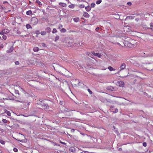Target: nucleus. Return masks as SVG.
<instances>
[{
    "label": "nucleus",
    "mask_w": 153,
    "mask_h": 153,
    "mask_svg": "<svg viewBox=\"0 0 153 153\" xmlns=\"http://www.w3.org/2000/svg\"><path fill=\"white\" fill-rule=\"evenodd\" d=\"M38 19L37 18L35 17H33L31 18L30 20V23L33 25H36L38 23Z\"/></svg>",
    "instance_id": "obj_1"
},
{
    "label": "nucleus",
    "mask_w": 153,
    "mask_h": 153,
    "mask_svg": "<svg viewBox=\"0 0 153 153\" xmlns=\"http://www.w3.org/2000/svg\"><path fill=\"white\" fill-rule=\"evenodd\" d=\"M118 85L120 87H123L124 85V83L123 81L121 80L119 81L118 82Z\"/></svg>",
    "instance_id": "obj_2"
},
{
    "label": "nucleus",
    "mask_w": 153,
    "mask_h": 153,
    "mask_svg": "<svg viewBox=\"0 0 153 153\" xmlns=\"http://www.w3.org/2000/svg\"><path fill=\"white\" fill-rule=\"evenodd\" d=\"M126 67V65L125 63H123L120 66V71H121V70H123Z\"/></svg>",
    "instance_id": "obj_3"
},
{
    "label": "nucleus",
    "mask_w": 153,
    "mask_h": 153,
    "mask_svg": "<svg viewBox=\"0 0 153 153\" xmlns=\"http://www.w3.org/2000/svg\"><path fill=\"white\" fill-rule=\"evenodd\" d=\"M92 54L95 56H97L99 58H101L102 56V55L99 53H95L94 52H92Z\"/></svg>",
    "instance_id": "obj_4"
},
{
    "label": "nucleus",
    "mask_w": 153,
    "mask_h": 153,
    "mask_svg": "<svg viewBox=\"0 0 153 153\" xmlns=\"http://www.w3.org/2000/svg\"><path fill=\"white\" fill-rule=\"evenodd\" d=\"M13 50V46H11L10 48L7 51L8 53H10L12 52Z\"/></svg>",
    "instance_id": "obj_5"
},
{
    "label": "nucleus",
    "mask_w": 153,
    "mask_h": 153,
    "mask_svg": "<svg viewBox=\"0 0 153 153\" xmlns=\"http://www.w3.org/2000/svg\"><path fill=\"white\" fill-rule=\"evenodd\" d=\"M83 16L84 17L88 18L89 17V15L86 12H84L83 13Z\"/></svg>",
    "instance_id": "obj_6"
},
{
    "label": "nucleus",
    "mask_w": 153,
    "mask_h": 153,
    "mask_svg": "<svg viewBox=\"0 0 153 153\" xmlns=\"http://www.w3.org/2000/svg\"><path fill=\"white\" fill-rule=\"evenodd\" d=\"M59 5L64 7H65L67 6V4L63 2H59Z\"/></svg>",
    "instance_id": "obj_7"
},
{
    "label": "nucleus",
    "mask_w": 153,
    "mask_h": 153,
    "mask_svg": "<svg viewBox=\"0 0 153 153\" xmlns=\"http://www.w3.org/2000/svg\"><path fill=\"white\" fill-rule=\"evenodd\" d=\"M70 151L72 152H74L75 151V148L73 147H71L69 149Z\"/></svg>",
    "instance_id": "obj_8"
},
{
    "label": "nucleus",
    "mask_w": 153,
    "mask_h": 153,
    "mask_svg": "<svg viewBox=\"0 0 153 153\" xmlns=\"http://www.w3.org/2000/svg\"><path fill=\"white\" fill-rule=\"evenodd\" d=\"M85 8L86 10L88 12L90 11L91 10V7H89V6H88L85 7Z\"/></svg>",
    "instance_id": "obj_9"
},
{
    "label": "nucleus",
    "mask_w": 153,
    "mask_h": 153,
    "mask_svg": "<svg viewBox=\"0 0 153 153\" xmlns=\"http://www.w3.org/2000/svg\"><path fill=\"white\" fill-rule=\"evenodd\" d=\"M45 30L46 32H47L48 33H49L51 31V28L49 27H48L46 28Z\"/></svg>",
    "instance_id": "obj_10"
},
{
    "label": "nucleus",
    "mask_w": 153,
    "mask_h": 153,
    "mask_svg": "<svg viewBox=\"0 0 153 153\" xmlns=\"http://www.w3.org/2000/svg\"><path fill=\"white\" fill-rule=\"evenodd\" d=\"M39 50V48L37 47H34L33 48V51L35 52H38Z\"/></svg>",
    "instance_id": "obj_11"
},
{
    "label": "nucleus",
    "mask_w": 153,
    "mask_h": 153,
    "mask_svg": "<svg viewBox=\"0 0 153 153\" xmlns=\"http://www.w3.org/2000/svg\"><path fill=\"white\" fill-rule=\"evenodd\" d=\"M108 68L109 70L111 71H115V69H114L113 67L111 66L108 67Z\"/></svg>",
    "instance_id": "obj_12"
},
{
    "label": "nucleus",
    "mask_w": 153,
    "mask_h": 153,
    "mask_svg": "<svg viewBox=\"0 0 153 153\" xmlns=\"http://www.w3.org/2000/svg\"><path fill=\"white\" fill-rule=\"evenodd\" d=\"M32 13V11L31 10L27 11L26 12V14L27 15H29L31 14Z\"/></svg>",
    "instance_id": "obj_13"
},
{
    "label": "nucleus",
    "mask_w": 153,
    "mask_h": 153,
    "mask_svg": "<svg viewBox=\"0 0 153 153\" xmlns=\"http://www.w3.org/2000/svg\"><path fill=\"white\" fill-rule=\"evenodd\" d=\"M36 2L39 5V7H40L42 5V4L38 0H36Z\"/></svg>",
    "instance_id": "obj_14"
},
{
    "label": "nucleus",
    "mask_w": 153,
    "mask_h": 153,
    "mask_svg": "<svg viewBox=\"0 0 153 153\" xmlns=\"http://www.w3.org/2000/svg\"><path fill=\"white\" fill-rule=\"evenodd\" d=\"M3 31L4 34H7L9 32V30L8 29H4Z\"/></svg>",
    "instance_id": "obj_15"
},
{
    "label": "nucleus",
    "mask_w": 153,
    "mask_h": 153,
    "mask_svg": "<svg viewBox=\"0 0 153 153\" xmlns=\"http://www.w3.org/2000/svg\"><path fill=\"white\" fill-rule=\"evenodd\" d=\"M16 101L17 102H21V103H25V105H26V104H27V105H28L29 104V103H28L27 102H25L24 101H22V100H16Z\"/></svg>",
    "instance_id": "obj_16"
},
{
    "label": "nucleus",
    "mask_w": 153,
    "mask_h": 153,
    "mask_svg": "<svg viewBox=\"0 0 153 153\" xmlns=\"http://www.w3.org/2000/svg\"><path fill=\"white\" fill-rule=\"evenodd\" d=\"M26 28L27 29H29L30 28H31V29L32 28V27L29 24H26Z\"/></svg>",
    "instance_id": "obj_17"
},
{
    "label": "nucleus",
    "mask_w": 153,
    "mask_h": 153,
    "mask_svg": "<svg viewBox=\"0 0 153 153\" xmlns=\"http://www.w3.org/2000/svg\"><path fill=\"white\" fill-rule=\"evenodd\" d=\"M75 6L73 4H71L69 5L68 6L69 8H74V7Z\"/></svg>",
    "instance_id": "obj_18"
},
{
    "label": "nucleus",
    "mask_w": 153,
    "mask_h": 153,
    "mask_svg": "<svg viewBox=\"0 0 153 153\" xmlns=\"http://www.w3.org/2000/svg\"><path fill=\"white\" fill-rule=\"evenodd\" d=\"M5 112L7 114V115L9 116H10L11 114L10 112L8 111L7 110H6L5 111Z\"/></svg>",
    "instance_id": "obj_19"
},
{
    "label": "nucleus",
    "mask_w": 153,
    "mask_h": 153,
    "mask_svg": "<svg viewBox=\"0 0 153 153\" xmlns=\"http://www.w3.org/2000/svg\"><path fill=\"white\" fill-rule=\"evenodd\" d=\"M74 21L75 22H79V18H74Z\"/></svg>",
    "instance_id": "obj_20"
},
{
    "label": "nucleus",
    "mask_w": 153,
    "mask_h": 153,
    "mask_svg": "<svg viewBox=\"0 0 153 153\" xmlns=\"http://www.w3.org/2000/svg\"><path fill=\"white\" fill-rule=\"evenodd\" d=\"M134 18V17L132 16H129L126 17V19H132Z\"/></svg>",
    "instance_id": "obj_21"
},
{
    "label": "nucleus",
    "mask_w": 153,
    "mask_h": 153,
    "mask_svg": "<svg viewBox=\"0 0 153 153\" xmlns=\"http://www.w3.org/2000/svg\"><path fill=\"white\" fill-rule=\"evenodd\" d=\"M66 30L64 28H63L60 30V31L62 33H65L66 32Z\"/></svg>",
    "instance_id": "obj_22"
},
{
    "label": "nucleus",
    "mask_w": 153,
    "mask_h": 153,
    "mask_svg": "<svg viewBox=\"0 0 153 153\" xmlns=\"http://www.w3.org/2000/svg\"><path fill=\"white\" fill-rule=\"evenodd\" d=\"M42 35H45L46 34V31H43L41 32L40 33Z\"/></svg>",
    "instance_id": "obj_23"
},
{
    "label": "nucleus",
    "mask_w": 153,
    "mask_h": 153,
    "mask_svg": "<svg viewBox=\"0 0 153 153\" xmlns=\"http://www.w3.org/2000/svg\"><path fill=\"white\" fill-rule=\"evenodd\" d=\"M108 89L109 90L113 91L114 90V88L112 87L111 86L110 87H108Z\"/></svg>",
    "instance_id": "obj_24"
},
{
    "label": "nucleus",
    "mask_w": 153,
    "mask_h": 153,
    "mask_svg": "<svg viewBox=\"0 0 153 153\" xmlns=\"http://www.w3.org/2000/svg\"><path fill=\"white\" fill-rule=\"evenodd\" d=\"M102 2L101 0H99L96 1V3L97 4H99L101 3Z\"/></svg>",
    "instance_id": "obj_25"
},
{
    "label": "nucleus",
    "mask_w": 153,
    "mask_h": 153,
    "mask_svg": "<svg viewBox=\"0 0 153 153\" xmlns=\"http://www.w3.org/2000/svg\"><path fill=\"white\" fill-rule=\"evenodd\" d=\"M95 4L94 3H92L91 4V7H95Z\"/></svg>",
    "instance_id": "obj_26"
},
{
    "label": "nucleus",
    "mask_w": 153,
    "mask_h": 153,
    "mask_svg": "<svg viewBox=\"0 0 153 153\" xmlns=\"http://www.w3.org/2000/svg\"><path fill=\"white\" fill-rule=\"evenodd\" d=\"M0 143L3 145L5 144V142L2 140H0Z\"/></svg>",
    "instance_id": "obj_27"
},
{
    "label": "nucleus",
    "mask_w": 153,
    "mask_h": 153,
    "mask_svg": "<svg viewBox=\"0 0 153 153\" xmlns=\"http://www.w3.org/2000/svg\"><path fill=\"white\" fill-rule=\"evenodd\" d=\"M57 32L56 29V28H53L52 31L53 33H55Z\"/></svg>",
    "instance_id": "obj_28"
},
{
    "label": "nucleus",
    "mask_w": 153,
    "mask_h": 153,
    "mask_svg": "<svg viewBox=\"0 0 153 153\" xmlns=\"http://www.w3.org/2000/svg\"><path fill=\"white\" fill-rule=\"evenodd\" d=\"M118 111V109L117 108H115L114 111H113V112L114 113H116Z\"/></svg>",
    "instance_id": "obj_29"
},
{
    "label": "nucleus",
    "mask_w": 153,
    "mask_h": 153,
    "mask_svg": "<svg viewBox=\"0 0 153 153\" xmlns=\"http://www.w3.org/2000/svg\"><path fill=\"white\" fill-rule=\"evenodd\" d=\"M59 39V36H56L55 37V41L56 42L57 40H58Z\"/></svg>",
    "instance_id": "obj_30"
},
{
    "label": "nucleus",
    "mask_w": 153,
    "mask_h": 153,
    "mask_svg": "<svg viewBox=\"0 0 153 153\" xmlns=\"http://www.w3.org/2000/svg\"><path fill=\"white\" fill-rule=\"evenodd\" d=\"M85 7V6L84 4H80L79 5V7L80 8H83Z\"/></svg>",
    "instance_id": "obj_31"
},
{
    "label": "nucleus",
    "mask_w": 153,
    "mask_h": 153,
    "mask_svg": "<svg viewBox=\"0 0 153 153\" xmlns=\"http://www.w3.org/2000/svg\"><path fill=\"white\" fill-rule=\"evenodd\" d=\"M2 121L3 123H7V121L5 119H3L2 120Z\"/></svg>",
    "instance_id": "obj_32"
},
{
    "label": "nucleus",
    "mask_w": 153,
    "mask_h": 153,
    "mask_svg": "<svg viewBox=\"0 0 153 153\" xmlns=\"http://www.w3.org/2000/svg\"><path fill=\"white\" fill-rule=\"evenodd\" d=\"M44 106L45 107V108L47 109V108H48V105L47 104H44Z\"/></svg>",
    "instance_id": "obj_33"
},
{
    "label": "nucleus",
    "mask_w": 153,
    "mask_h": 153,
    "mask_svg": "<svg viewBox=\"0 0 153 153\" xmlns=\"http://www.w3.org/2000/svg\"><path fill=\"white\" fill-rule=\"evenodd\" d=\"M36 34L37 35H39L40 34V32L39 30H37L35 31V32Z\"/></svg>",
    "instance_id": "obj_34"
},
{
    "label": "nucleus",
    "mask_w": 153,
    "mask_h": 153,
    "mask_svg": "<svg viewBox=\"0 0 153 153\" xmlns=\"http://www.w3.org/2000/svg\"><path fill=\"white\" fill-rule=\"evenodd\" d=\"M19 90L21 91H25L22 88H21V87H20V86H19Z\"/></svg>",
    "instance_id": "obj_35"
},
{
    "label": "nucleus",
    "mask_w": 153,
    "mask_h": 153,
    "mask_svg": "<svg viewBox=\"0 0 153 153\" xmlns=\"http://www.w3.org/2000/svg\"><path fill=\"white\" fill-rule=\"evenodd\" d=\"M2 38L4 39L5 40L7 39V36L6 35H3Z\"/></svg>",
    "instance_id": "obj_36"
},
{
    "label": "nucleus",
    "mask_w": 153,
    "mask_h": 153,
    "mask_svg": "<svg viewBox=\"0 0 153 153\" xmlns=\"http://www.w3.org/2000/svg\"><path fill=\"white\" fill-rule=\"evenodd\" d=\"M134 64L135 65L137 66H139L140 65V64L137 62H135Z\"/></svg>",
    "instance_id": "obj_37"
},
{
    "label": "nucleus",
    "mask_w": 153,
    "mask_h": 153,
    "mask_svg": "<svg viewBox=\"0 0 153 153\" xmlns=\"http://www.w3.org/2000/svg\"><path fill=\"white\" fill-rule=\"evenodd\" d=\"M13 150L15 152H17L18 151V149L16 148H14L13 149Z\"/></svg>",
    "instance_id": "obj_38"
},
{
    "label": "nucleus",
    "mask_w": 153,
    "mask_h": 153,
    "mask_svg": "<svg viewBox=\"0 0 153 153\" xmlns=\"http://www.w3.org/2000/svg\"><path fill=\"white\" fill-rule=\"evenodd\" d=\"M88 92H89V94H92V91H91L89 89H88Z\"/></svg>",
    "instance_id": "obj_39"
},
{
    "label": "nucleus",
    "mask_w": 153,
    "mask_h": 153,
    "mask_svg": "<svg viewBox=\"0 0 153 153\" xmlns=\"http://www.w3.org/2000/svg\"><path fill=\"white\" fill-rule=\"evenodd\" d=\"M150 28L151 29L153 30V25L152 23H151L150 24Z\"/></svg>",
    "instance_id": "obj_40"
},
{
    "label": "nucleus",
    "mask_w": 153,
    "mask_h": 153,
    "mask_svg": "<svg viewBox=\"0 0 153 153\" xmlns=\"http://www.w3.org/2000/svg\"><path fill=\"white\" fill-rule=\"evenodd\" d=\"M143 146L144 147H146L147 146V144L146 142H143Z\"/></svg>",
    "instance_id": "obj_41"
},
{
    "label": "nucleus",
    "mask_w": 153,
    "mask_h": 153,
    "mask_svg": "<svg viewBox=\"0 0 153 153\" xmlns=\"http://www.w3.org/2000/svg\"><path fill=\"white\" fill-rule=\"evenodd\" d=\"M15 63L16 65H19V61H16Z\"/></svg>",
    "instance_id": "obj_42"
},
{
    "label": "nucleus",
    "mask_w": 153,
    "mask_h": 153,
    "mask_svg": "<svg viewBox=\"0 0 153 153\" xmlns=\"http://www.w3.org/2000/svg\"><path fill=\"white\" fill-rule=\"evenodd\" d=\"M127 4L129 6H130L132 4V3L130 2H128L127 3Z\"/></svg>",
    "instance_id": "obj_43"
},
{
    "label": "nucleus",
    "mask_w": 153,
    "mask_h": 153,
    "mask_svg": "<svg viewBox=\"0 0 153 153\" xmlns=\"http://www.w3.org/2000/svg\"><path fill=\"white\" fill-rule=\"evenodd\" d=\"M42 46L43 47H46V45L44 43H42Z\"/></svg>",
    "instance_id": "obj_44"
},
{
    "label": "nucleus",
    "mask_w": 153,
    "mask_h": 153,
    "mask_svg": "<svg viewBox=\"0 0 153 153\" xmlns=\"http://www.w3.org/2000/svg\"><path fill=\"white\" fill-rule=\"evenodd\" d=\"M99 29H100L99 27H98L96 28L95 29V30L96 31H97V32H98V30Z\"/></svg>",
    "instance_id": "obj_45"
},
{
    "label": "nucleus",
    "mask_w": 153,
    "mask_h": 153,
    "mask_svg": "<svg viewBox=\"0 0 153 153\" xmlns=\"http://www.w3.org/2000/svg\"><path fill=\"white\" fill-rule=\"evenodd\" d=\"M0 34L1 35H4V31H3V30H2V31L1 32H0Z\"/></svg>",
    "instance_id": "obj_46"
},
{
    "label": "nucleus",
    "mask_w": 153,
    "mask_h": 153,
    "mask_svg": "<svg viewBox=\"0 0 153 153\" xmlns=\"http://www.w3.org/2000/svg\"><path fill=\"white\" fill-rule=\"evenodd\" d=\"M4 47V45L3 44H1L0 45V47L3 48Z\"/></svg>",
    "instance_id": "obj_47"
},
{
    "label": "nucleus",
    "mask_w": 153,
    "mask_h": 153,
    "mask_svg": "<svg viewBox=\"0 0 153 153\" xmlns=\"http://www.w3.org/2000/svg\"><path fill=\"white\" fill-rule=\"evenodd\" d=\"M59 103L61 105H62L63 104V101H60Z\"/></svg>",
    "instance_id": "obj_48"
},
{
    "label": "nucleus",
    "mask_w": 153,
    "mask_h": 153,
    "mask_svg": "<svg viewBox=\"0 0 153 153\" xmlns=\"http://www.w3.org/2000/svg\"><path fill=\"white\" fill-rule=\"evenodd\" d=\"M60 143H62V144H65V145L66 144V143H65L62 142L61 141H60Z\"/></svg>",
    "instance_id": "obj_49"
},
{
    "label": "nucleus",
    "mask_w": 153,
    "mask_h": 153,
    "mask_svg": "<svg viewBox=\"0 0 153 153\" xmlns=\"http://www.w3.org/2000/svg\"><path fill=\"white\" fill-rule=\"evenodd\" d=\"M16 93L17 94H19V91L18 90L16 91Z\"/></svg>",
    "instance_id": "obj_50"
},
{
    "label": "nucleus",
    "mask_w": 153,
    "mask_h": 153,
    "mask_svg": "<svg viewBox=\"0 0 153 153\" xmlns=\"http://www.w3.org/2000/svg\"><path fill=\"white\" fill-rule=\"evenodd\" d=\"M7 3H8V2L7 1H4L3 2V4Z\"/></svg>",
    "instance_id": "obj_51"
},
{
    "label": "nucleus",
    "mask_w": 153,
    "mask_h": 153,
    "mask_svg": "<svg viewBox=\"0 0 153 153\" xmlns=\"http://www.w3.org/2000/svg\"><path fill=\"white\" fill-rule=\"evenodd\" d=\"M29 4L30 5H32V2L30 1H29Z\"/></svg>",
    "instance_id": "obj_52"
},
{
    "label": "nucleus",
    "mask_w": 153,
    "mask_h": 153,
    "mask_svg": "<svg viewBox=\"0 0 153 153\" xmlns=\"http://www.w3.org/2000/svg\"><path fill=\"white\" fill-rule=\"evenodd\" d=\"M82 152L83 153H86V152H88L83 151Z\"/></svg>",
    "instance_id": "obj_53"
},
{
    "label": "nucleus",
    "mask_w": 153,
    "mask_h": 153,
    "mask_svg": "<svg viewBox=\"0 0 153 153\" xmlns=\"http://www.w3.org/2000/svg\"><path fill=\"white\" fill-rule=\"evenodd\" d=\"M122 150V149L121 148H119V150H120V151H121Z\"/></svg>",
    "instance_id": "obj_54"
},
{
    "label": "nucleus",
    "mask_w": 153,
    "mask_h": 153,
    "mask_svg": "<svg viewBox=\"0 0 153 153\" xmlns=\"http://www.w3.org/2000/svg\"><path fill=\"white\" fill-rule=\"evenodd\" d=\"M51 1H55V0H50Z\"/></svg>",
    "instance_id": "obj_55"
},
{
    "label": "nucleus",
    "mask_w": 153,
    "mask_h": 153,
    "mask_svg": "<svg viewBox=\"0 0 153 153\" xmlns=\"http://www.w3.org/2000/svg\"><path fill=\"white\" fill-rule=\"evenodd\" d=\"M44 11H45V10H42L43 12L44 13Z\"/></svg>",
    "instance_id": "obj_56"
},
{
    "label": "nucleus",
    "mask_w": 153,
    "mask_h": 153,
    "mask_svg": "<svg viewBox=\"0 0 153 153\" xmlns=\"http://www.w3.org/2000/svg\"><path fill=\"white\" fill-rule=\"evenodd\" d=\"M19 141H20V142H22V140H19Z\"/></svg>",
    "instance_id": "obj_57"
},
{
    "label": "nucleus",
    "mask_w": 153,
    "mask_h": 153,
    "mask_svg": "<svg viewBox=\"0 0 153 153\" xmlns=\"http://www.w3.org/2000/svg\"><path fill=\"white\" fill-rule=\"evenodd\" d=\"M118 18H117V19H119V18H120V17L119 16H118V17H117Z\"/></svg>",
    "instance_id": "obj_58"
},
{
    "label": "nucleus",
    "mask_w": 153,
    "mask_h": 153,
    "mask_svg": "<svg viewBox=\"0 0 153 153\" xmlns=\"http://www.w3.org/2000/svg\"><path fill=\"white\" fill-rule=\"evenodd\" d=\"M1 8H2V9H3V7H1Z\"/></svg>",
    "instance_id": "obj_59"
},
{
    "label": "nucleus",
    "mask_w": 153,
    "mask_h": 153,
    "mask_svg": "<svg viewBox=\"0 0 153 153\" xmlns=\"http://www.w3.org/2000/svg\"><path fill=\"white\" fill-rule=\"evenodd\" d=\"M73 131H74V129H73Z\"/></svg>",
    "instance_id": "obj_60"
},
{
    "label": "nucleus",
    "mask_w": 153,
    "mask_h": 153,
    "mask_svg": "<svg viewBox=\"0 0 153 153\" xmlns=\"http://www.w3.org/2000/svg\"><path fill=\"white\" fill-rule=\"evenodd\" d=\"M80 153H83V152H81Z\"/></svg>",
    "instance_id": "obj_61"
}]
</instances>
